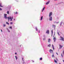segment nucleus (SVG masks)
Here are the masks:
<instances>
[{"label": "nucleus", "mask_w": 64, "mask_h": 64, "mask_svg": "<svg viewBox=\"0 0 64 64\" xmlns=\"http://www.w3.org/2000/svg\"><path fill=\"white\" fill-rule=\"evenodd\" d=\"M20 47H21V46H20Z\"/></svg>", "instance_id": "nucleus-47"}, {"label": "nucleus", "mask_w": 64, "mask_h": 64, "mask_svg": "<svg viewBox=\"0 0 64 64\" xmlns=\"http://www.w3.org/2000/svg\"><path fill=\"white\" fill-rule=\"evenodd\" d=\"M55 32H54V35H55Z\"/></svg>", "instance_id": "nucleus-46"}, {"label": "nucleus", "mask_w": 64, "mask_h": 64, "mask_svg": "<svg viewBox=\"0 0 64 64\" xmlns=\"http://www.w3.org/2000/svg\"><path fill=\"white\" fill-rule=\"evenodd\" d=\"M38 32H39V33H40V30H39V31H38Z\"/></svg>", "instance_id": "nucleus-37"}, {"label": "nucleus", "mask_w": 64, "mask_h": 64, "mask_svg": "<svg viewBox=\"0 0 64 64\" xmlns=\"http://www.w3.org/2000/svg\"><path fill=\"white\" fill-rule=\"evenodd\" d=\"M24 63V62H23V63Z\"/></svg>", "instance_id": "nucleus-43"}, {"label": "nucleus", "mask_w": 64, "mask_h": 64, "mask_svg": "<svg viewBox=\"0 0 64 64\" xmlns=\"http://www.w3.org/2000/svg\"><path fill=\"white\" fill-rule=\"evenodd\" d=\"M15 54H17V53H16V52L15 53Z\"/></svg>", "instance_id": "nucleus-38"}, {"label": "nucleus", "mask_w": 64, "mask_h": 64, "mask_svg": "<svg viewBox=\"0 0 64 64\" xmlns=\"http://www.w3.org/2000/svg\"><path fill=\"white\" fill-rule=\"evenodd\" d=\"M15 20V19H14V20Z\"/></svg>", "instance_id": "nucleus-45"}, {"label": "nucleus", "mask_w": 64, "mask_h": 64, "mask_svg": "<svg viewBox=\"0 0 64 64\" xmlns=\"http://www.w3.org/2000/svg\"><path fill=\"white\" fill-rule=\"evenodd\" d=\"M48 46L49 47H50L51 46V45L50 44L49 45H48Z\"/></svg>", "instance_id": "nucleus-21"}, {"label": "nucleus", "mask_w": 64, "mask_h": 64, "mask_svg": "<svg viewBox=\"0 0 64 64\" xmlns=\"http://www.w3.org/2000/svg\"><path fill=\"white\" fill-rule=\"evenodd\" d=\"M52 12H51L50 13L49 15V20L50 21H51L52 20V17L51 16H52Z\"/></svg>", "instance_id": "nucleus-1"}, {"label": "nucleus", "mask_w": 64, "mask_h": 64, "mask_svg": "<svg viewBox=\"0 0 64 64\" xmlns=\"http://www.w3.org/2000/svg\"><path fill=\"white\" fill-rule=\"evenodd\" d=\"M6 24H8V25H9V24L8 22H6Z\"/></svg>", "instance_id": "nucleus-27"}, {"label": "nucleus", "mask_w": 64, "mask_h": 64, "mask_svg": "<svg viewBox=\"0 0 64 64\" xmlns=\"http://www.w3.org/2000/svg\"><path fill=\"white\" fill-rule=\"evenodd\" d=\"M52 47L53 49L54 50V49H55V48H54V46H53V44H52Z\"/></svg>", "instance_id": "nucleus-11"}, {"label": "nucleus", "mask_w": 64, "mask_h": 64, "mask_svg": "<svg viewBox=\"0 0 64 64\" xmlns=\"http://www.w3.org/2000/svg\"><path fill=\"white\" fill-rule=\"evenodd\" d=\"M52 35H53V30H52Z\"/></svg>", "instance_id": "nucleus-12"}, {"label": "nucleus", "mask_w": 64, "mask_h": 64, "mask_svg": "<svg viewBox=\"0 0 64 64\" xmlns=\"http://www.w3.org/2000/svg\"><path fill=\"white\" fill-rule=\"evenodd\" d=\"M0 10H2V9L0 8Z\"/></svg>", "instance_id": "nucleus-33"}, {"label": "nucleus", "mask_w": 64, "mask_h": 64, "mask_svg": "<svg viewBox=\"0 0 64 64\" xmlns=\"http://www.w3.org/2000/svg\"><path fill=\"white\" fill-rule=\"evenodd\" d=\"M58 34L59 36H60V34H59V32H58Z\"/></svg>", "instance_id": "nucleus-28"}, {"label": "nucleus", "mask_w": 64, "mask_h": 64, "mask_svg": "<svg viewBox=\"0 0 64 64\" xmlns=\"http://www.w3.org/2000/svg\"><path fill=\"white\" fill-rule=\"evenodd\" d=\"M56 54H57V55H58V54H57V52L56 53Z\"/></svg>", "instance_id": "nucleus-40"}, {"label": "nucleus", "mask_w": 64, "mask_h": 64, "mask_svg": "<svg viewBox=\"0 0 64 64\" xmlns=\"http://www.w3.org/2000/svg\"><path fill=\"white\" fill-rule=\"evenodd\" d=\"M7 12V13L8 14H9V12L8 11Z\"/></svg>", "instance_id": "nucleus-31"}, {"label": "nucleus", "mask_w": 64, "mask_h": 64, "mask_svg": "<svg viewBox=\"0 0 64 64\" xmlns=\"http://www.w3.org/2000/svg\"><path fill=\"white\" fill-rule=\"evenodd\" d=\"M59 45L60 46V48H61L63 47V46L60 45V44H59Z\"/></svg>", "instance_id": "nucleus-10"}, {"label": "nucleus", "mask_w": 64, "mask_h": 64, "mask_svg": "<svg viewBox=\"0 0 64 64\" xmlns=\"http://www.w3.org/2000/svg\"><path fill=\"white\" fill-rule=\"evenodd\" d=\"M7 30L8 32H10V30H8V29H7Z\"/></svg>", "instance_id": "nucleus-29"}, {"label": "nucleus", "mask_w": 64, "mask_h": 64, "mask_svg": "<svg viewBox=\"0 0 64 64\" xmlns=\"http://www.w3.org/2000/svg\"><path fill=\"white\" fill-rule=\"evenodd\" d=\"M36 31H38V30L37 29V27L36 28Z\"/></svg>", "instance_id": "nucleus-18"}, {"label": "nucleus", "mask_w": 64, "mask_h": 64, "mask_svg": "<svg viewBox=\"0 0 64 64\" xmlns=\"http://www.w3.org/2000/svg\"><path fill=\"white\" fill-rule=\"evenodd\" d=\"M50 41H51V40H50V38H49L48 40V42H50Z\"/></svg>", "instance_id": "nucleus-14"}, {"label": "nucleus", "mask_w": 64, "mask_h": 64, "mask_svg": "<svg viewBox=\"0 0 64 64\" xmlns=\"http://www.w3.org/2000/svg\"><path fill=\"white\" fill-rule=\"evenodd\" d=\"M52 26L53 27H55V25H53Z\"/></svg>", "instance_id": "nucleus-23"}, {"label": "nucleus", "mask_w": 64, "mask_h": 64, "mask_svg": "<svg viewBox=\"0 0 64 64\" xmlns=\"http://www.w3.org/2000/svg\"><path fill=\"white\" fill-rule=\"evenodd\" d=\"M40 60H42V58H40Z\"/></svg>", "instance_id": "nucleus-19"}, {"label": "nucleus", "mask_w": 64, "mask_h": 64, "mask_svg": "<svg viewBox=\"0 0 64 64\" xmlns=\"http://www.w3.org/2000/svg\"><path fill=\"white\" fill-rule=\"evenodd\" d=\"M22 60L23 61H24V60H23V58H22Z\"/></svg>", "instance_id": "nucleus-32"}, {"label": "nucleus", "mask_w": 64, "mask_h": 64, "mask_svg": "<svg viewBox=\"0 0 64 64\" xmlns=\"http://www.w3.org/2000/svg\"><path fill=\"white\" fill-rule=\"evenodd\" d=\"M14 14H18V12H14Z\"/></svg>", "instance_id": "nucleus-22"}, {"label": "nucleus", "mask_w": 64, "mask_h": 64, "mask_svg": "<svg viewBox=\"0 0 64 64\" xmlns=\"http://www.w3.org/2000/svg\"><path fill=\"white\" fill-rule=\"evenodd\" d=\"M49 2H50V1L48 2L46 4V5H48L49 3Z\"/></svg>", "instance_id": "nucleus-8"}, {"label": "nucleus", "mask_w": 64, "mask_h": 64, "mask_svg": "<svg viewBox=\"0 0 64 64\" xmlns=\"http://www.w3.org/2000/svg\"><path fill=\"white\" fill-rule=\"evenodd\" d=\"M62 23L63 22H61L60 23V25H62Z\"/></svg>", "instance_id": "nucleus-20"}, {"label": "nucleus", "mask_w": 64, "mask_h": 64, "mask_svg": "<svg viewBox=\"0 0 64 64\" xmlns=\"http://www.w3.org/2000/svg\"><path fill=\"white\" fill-rule=\"evenodd\" d=\"M9 28L10 29H12V26H10L9 27Z\"/></svg>", "instance_id": "nucleus-24"}, {"label": "nucleus", "mask_w": 64, "mask_h": 64, "mask_svg": "<svg viewBox=\"0 0 64 64\" xmlns=\"http://www.w3.org/2000/svg\"><path fill=\"white\" fill-rule=\"evenodd\" d=\"M54 57V54H52V57Z\"/></svg>", "instance_id": "nucleus-25"}, {"label": "nucleus", "mask_w": 64, "mask_h": 64, "mask_svg": "<svg viewBox=\"0 0 64 64\" xmlns=\"http://www.w3.org/2000/svg\"><path fill=\"white\" fill-rule=\"evenodd\" d=\"M49 52H50V53H53V50H51V49L50 50Z\"/></svg>", "instance_id": "nucleus-6"}, {"label": "nucleus", "mask_w": 64, "mask_h": 64, "mask_svg": "<svg viewBox=\"0 0 64 64\" xmlns=\"http://www.w3.org/2000/svg\"><path fill=\"white\" fill-rule=\"evenodd\" d=\"M56 60H55V59H54V62H55V63H57V61H58V60L56 58Z\"/></svg>", "instance_id": "nucleus-5"}, {"label": "nucleus", "mask_w": 64, "mask_h": 64, "mask_svg": "<svg viewBox=\"0 0 64 64\" xmlns=\"http://www.w3.org/2000/svg\"><path fill=\"white\" fill-rule=\"evenodd\" d=\"M45 40V38H44V39H43V40Z\"/></svg>", "instance_id": "nucleus-36"}, {"label": "nucleus", "mask_w": 64, "mask_h": 64, "mask_svg": "<svg viewBox=\"0 0 64 64\" xmlns=\"http://www.w3.org/2000/svg\"><path fill=\"white\" fill-rule=\"evenodd\" d=\"M44 36H45L44 35Z\"/></svg>", "instance_id": "nucleus-48"}, {"label": "nucleus", "mask_w": 64, "mask_h": 64, "mask_svg": "<svg viewBox=\"0 0 64 64\" xmlns=\"http://www.w3.org/2000/svg\"><path fill=\"white\" fill-rule=\"evenodd\" d=\"M15 58H16V60H17V59L18 58H17V56H15Z\"/></svg>", "instance_id": "nucleus-16"}, {"label": "nucleus", "mask_w": 64, "mask_h": 64, "mask_svg": "<svg viewBox=\"0 0 64 64\" xmlns=\"http://www.w3.org/2000/svg\"><path fill=\"white\" fill-rule=\"evenodd\" d=\"M53 40H54V42H55V41H56V38L54 37L53 38Z\"/></svg>", "instance_id": "nucleus-9"}, {"label": "nucleus", "mask_w": 64, "mask_h": 64, "mask_svg": "<svg viewBox=\"0 0 64 64\" xmlns=\"http://www.w3.org/2000/svg\"><path fill=\"white\" fill-rule=\"evenodd\" d=\"M7 18H8V21H9V20L10 19V21H11L12 20V19H13V16H12V18L10 16V17H7Z\"/></svg>", "instance_id": "nucleus-2"}, {"label": "nucleus", "mask_w": 64, "mask_h": 64, "mask_svg": "<svg viewBox=\"0 0 64 64\" xmlns=\"http://www.w3.org/2000/svg\"><path fill=\"white\" fill-rule=\"evenodd\" d=\"M1 31H2V30L1 29Z\"/></svg>", "instance_id": "nucleus-39"}, {"label": "nucleus", "mask_w": 64, "mask_h": 64, "mask_svg": "<svg viewBox=\"0 0 64 64\" xmlns=\"http://www.w3.org/2000/svg\"><path fill=\"white\" fill-rule=\"evenodd\" d=\"M61 56L62 57H63V55H62V54H61Z\"/></svg>", "instance_id": "nucleus-34"}, {"label": "nucleus", "mask_w": 64, "mask_h": 64, "mask_svg": "<svg viewBox=\"0 0 64 64\" xmlns=\"http://www.w3.org/2000/svg\"><path fill=\"white\" fill-rule=\"evenodd\" d=\"M59 23V22H57L56 23Z\"/></svg>", "instance_id": "nucleus-44"}, {"label": "nucleus", "mask_w": 64, "mask_h": 64, "mask_svg": "<svg viewBox=\"0 0 64 64\" xmlns=\"http://www.w3.org/2000/svg\"><path fill=\"white\" fill-rule=\"evenodd\" d=\"M10 24H12V22H11L10 23Z\"/></svg>", "instance_id": "nucleus-30"}, {"label": "nucleus", "mask_w": 64, "mask_h": 64, "mask_svg": "<svg viewBox=\"0 0 64 64\" xmlns=\"http://www.w3.org/2000/svg\"><path fill=\"white\" fill-rule=\"evenodd\" d=\"M32 61L33 62H34V61L32 60Z\"/></svg>", "instance_id": "nucleus-41"}, {"label": "nucleus", "mask_w": 64, "mask_h": 64, "mask_svg": "<svg viewBox=\"0 0 64 64\" xmlns=\"http://www.w3.org/2000/svg\"><path fill=\"white\" fill-rule=\"evenodd\" d=\"M43 19V16H42L40 20H42Z\"/></svg>", "instance_id": "nucleus-13"}, {"label": "nucleus", "mask_w": 64, "mask_h": 64, "mask_svg": "<svg viewBox=\"0 0 64 64\" xmlns=\"http://www.w3.org/2000/svg\"><path fill=\"white\" fill-rule=\"evenodd\" d=\"M46 33H47V34H49V30H48L46 31Z\"/></svg>", "instance_id": "nucleus-7"}, {"label": "nucleus", "mask_w": 64, "mask_h": 64, "mask_svg": "<svg viewBox=\"0 0 64 64\" xmlns=\"http://www.w3.org/2000/svg\"><path fill=\"white\" fill-rule=\"evenodd\" d=\"M63 54H64V50L63 51Z\"/></svg>", "instance_id": "nucleus-35"}, {"label": "nucleus", "mask_w": 64, "mask_h": 64, "mask_svg": "<svg viewBox=\"0 0 64 64\" xmlns=\"http://www.w3.org/2000/svg\"><path fill=\"white\" fill-rule=\"evenodd\" d=\"M3 26H4V27H5V26H6V25H5V24H3Z\"/></svg>", "instance_id": "nucleus-26"}, {"label": "nucleus", "mask_w": 64, "mask_h": 64, "mask_svg": "<svg viewBox=\"0 0 64 64\" xmlns=\"http://www.w3.org/2000/svg\"><path fill=\"white\" fill-rule=\"evenodd\" d=\"M60 38H61V39H60V40H61L62 41H64V38H63V37H62V36H60Z\"/></svg>", "instance_id": "nucleus-4"}, {"label": "nucleus", "mask_w": 64, "mask_h": 64, "mask_svg": "<svg viewBox=\"0 0 64 64\" xmlns=\"http://www.w3.org/2000/svg\"><path fill=\"white\" fill-rule=\"evenodd\" d=\"M63 62H64V60H63Z\"/></svg>", "instance_id": "nucleus-42"}, {"label": "nucleus", "mask_w": 64, "mask_h": 64, "mask_svg": "<svg viewBox=\"0 0 64 64\" xmlns=\"http://www.w3.org/2000/svg\"><path fill=\"white\" fill-rule=\"evenodd\" d=\"M45 7H44V8H43L42 9V12H43L44 10V9H45Z\"/></svg>", "instance_id": "nucleus-15"}, {"label": "nucleus", "mask_w": 64, "mask_h": 64, "mask_svg": "<svg viewBox=\"0 0 64 64\" xmlns=\"http://www.w3.org/2000/svg\"><path fill=\"white\" fill-rule=\"evenodd\" d=\"M4 17L5 18V19H7V14H4Z\"/></svg>", "instance_id": "nucleus-3"}, {"label": "nucleus", "mask_w": 64, "mask_h": 64, "mask_svg": "<svg viewBox=\"0 0 64 64\" xmlns=\"http://www.w3.org/2000/svg\"><path fill=\"white\" fill-rule=\"evenodd\" d=\"M0 7H3V6H1V4H0Z\"/></svg>", "instance_id": "nucleus-17"}]
</instances>
